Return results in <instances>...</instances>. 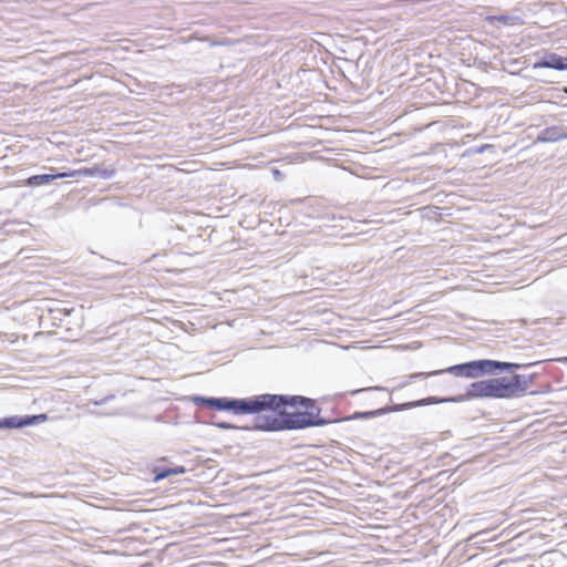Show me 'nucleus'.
<instances>
[{"instance_id":"9d476101","label":"nucleus","mask_w":567,"mask_h":567,"mask_svg":"<svg viewBox=\"0 0 567 567\" xmlns=\"http://www.w3.org/2000/svg\"><path fill=\"white\" fill-rule=\"evenodd\" d=\"M563 140H567V132L557 125L543 128L536 137L538 143H555Z\"/></svg>"},{"instance_id":"20e7f679","label":"nucleus","mask_w":567,"mask_h":567,"mask_svg":"<svg viewBox=\"0 0 567 567\" xmlns=\"http://www.w3.org/2000/svg\"><path fill=\"white\" fill-rule=\"evenodd\" d=\"M305 399L311 401V408H302L303 410L301 412H308L311 411L313 414L317 415V419H319L321 422L317 424H312L307 426L309 427H317V426H323L332 423H340V422H347V421H354V420H370L373 417L382 416L391 412H401L411 410L414 408H421L429 405L427 398L404 402V403H393L391 405H385L380 409L370 410V411H357L350 415L343 416V417H327L321 415L322 409L317 404V401L315 399L305 396Z\"/></svg>"},{"instance_id":"f8f14e48","label":"nucleus","mask_w":567,"mask_h":567,"mask_svg":"<svg viewBox=\"0 0 567 567\" xmlns=\"http://www.w3.org/2000/svg\"><path fill=\"white\" fill-rule=\"evenodd\" d=\"M445 373H449L447 368L440 369V370H434V371H430V372H415V373H412V374L408 375L405 380L401 381L394 388V390H401V389L408 386L412 382H415V381H419V380H423V379H426V378H430V377H434V375L445 374Z\"/></svg>"},{"instance_id":"9b49d317","label":"nucleus","mask_w":567,"mask_h":567,"mask_svg":"<svg viewBox=\"0 0 567 567\" xmlns=\"http://www.w3.org/2000/svg\"><path fill=\"white\" fill-rule=\"evenodd\" d=\"M186 472V468L183 465H156L152 470L153 474V481L159 482L162 480H165L172 475H181Z\"/></svg>"},{"instance_id":"ddd939ff","label":"nucleus","mask_w":567,"mask_h":567,"mask_svg":"<svg viewBox=\"0 0 567 567\" xmlns=\"http://www.w3.org/2000/svg\"><path fill=\"white\" fill-rule=\"evenodd\" d=\"M214 416H215L214 414H210L209 417H206L205 415H203V416L197 415L199 422L210 424L220 430H246V427H239L236 424L225 422V421L213 422V421H210V419Z\"/></svg>"},{"instance_id":"412c9836","label":"nucleus","mask_w":567,"mask_h":567,"mask_svg":"<svg viewBox=\"0 0 567 567\" xmlns=\"http://www.w3.org/2000/svg\"><path fill=\"white\" fill-rule=\"evenodd\" d=\"M537 393H538L537 391H530V392H529V394H532V395H535V394H537Z\"/></svg>"},{"instance_id":"4468645a","label":"nucleus","mask_w":567,"mask_h":567,"mask_svg":"<svg viewBox=\"0 0 567 567\" xmlns=\"http://www.w3.org/2000/svg\"><path fill=\"white\" fill-rule=\"evenodd\" d=\"M493 20H496L498 22H501L502 24L504 25H508V24H512V21L515 19L514 17L512 16H507V14H499V16H495L492 18Z\"/></svg>"},{"instance_id":"6e6552de","label":"nucleus","mask_w":567,"mask_h":567,"mask_svg":"<svg viewBox=\"0 0 567 567\" xmlns=\"http://www.w3.org/2000/svg\"><path fill=\"white\" fill-rule=\"evenodd\" d=\"M71 173H74L72 177H99L101 179H111L115 176L116 171L112 166L102 165H93L92 167H82L79 169H71Z\"/></svg>"},{"instance_id":"2eb2a0df","label":"nucleus","mask_w":567,"mask_h":567,"mask_svg":"<svg viewBox=\"0 0 567 567\" xmlns=\"http://www.w3.org/2000/svg\"><path fill=\"white\" fill-rule=\"evenodd\" d=\"M114 399H115V395H114V394H107V395L103 396V398H102V399H100V400H93V401H90V403H89V404H93V405H95V406H100V405H103V404H105V403H107V402H110V401L114 400Z\"/></svg>"},{"instance_id":"a211bd4d","label":"nucleus","mask_w":567,"mask_h":567,"mask_svg":"<svg viewBox=\"0 0 567 567\" xmlns=\"http://www.w3.org/2000/svg\"><path fill=\"white\" fill-rule=\"evenodd\" d=\"M398 3H423L425 0H393Z\"/></svg>"},{"instance_id":"aec40b11","label":"nucleus","mask_w":567,"mask_h":567,"mask_svg":"<svg viewBox=\"0 0 567 567\" xmlns=\"http://www.w3.org/2000/svg\"><path fill=\"white\" fill-rule=\"evenodd\" d=\"M557 361H559V362H566V361H567V357H565V358H559V359H557Z\"/></svg>"},{"instance_id":"423d86ee","label":"nucleus","mask_w":567,"mask_h":567,"mask_svg":"<svg viewBox=\"0 0 567 567\" xmlns=\"http://www.w3.org/2000/svg\"><path fill=\"white\" fill-rule=\"evenodd\" d=\"M534 69H553L556 71H567V56L556 52L545 51L533 64Z\"/></svg>"},{"instance_id":"6ab92c4d","label":"nucleus","mask_w":567,"mask_h":567,"mask_svg":"<svg viewBox=\"0 0 567 567\" xmlns=\"http://www.w3.org/2000/svg\"><path fill=\"white\" fill-rule=\"evenodd\" d=\"M274 175L279 176L280 172L278 169H272Z\"/></svg>"},{"instance_id":"f03ea898","label":"nucleus","mask_w":567,"mask_h":567,"mask_svg":"<svg viewBox=\"0 0 567 567\" xmlns=\"http://www.w3.org/2000/svg\"><path fill=\"white\" fill-rule=\"evenodd\" d=\"M475 399H515L509 377L488 378L472 382L465 393L452 396H427L429 405L462 403Z\"/></svg>"},{"instance_id":"f3484780","label":"nucleus","mask_w":567,"mask_h":567,"mask_svg":"<svg viewBox=\"0 0 567 567\" xmlns=\"http://www.w3.org/2000/svg\"><path fill=\"white\" fill-rule=\"evenodd\" d=\"M489 148H494V145L483 144L481 146H476V147L472 148V153L482 154V153H484L485 151H487Z\"/></svg>"},{"instance_id":"7ed1b4c3","label":"nucleus","mask_w":567,"mask_h":567,"mask_svg":"<svg viewBox=\"0 0 567 567\" xmlns=\"http://www.w3.org/2000/svg\"><path fill=\"white\" fill-rule=\"evenodd\" d=\"M539 362L517 363L493 359H477L447 367L449 374L457 378L477 379L485 375L512 373L538 364Z\"/></svg>"},{"instance_id":"dca6fc26","label":"nucleus","mask_w":567,"mask_h":567,"mask_svg":"<svg viewBox=\"0 0 567 567\" xmlns=\"http://www.w3.org/2000/svg\"><path fill=\"white\" fill-rule=\"evenodd\" d=\"M383 390H388V389L386 388H382V386H371V388L353 390V391H351V394L355 395V394H358L360 392H363V391H383Z\"/></svg>"},{"instance_id":"1a4fd4ad","label":"nucleus","mask_w":567,"mask_h":567,"mask_svg":"<svg viewBox=\"0 0 567 567\" xmlns=\"http://www.w3.org/2000/svg\"><path fill=\"white\" fill-rule=\"evenodd\" d=\"M538 373L519 374L514 373L509 377L512 389L516 398H520L527 393V390L535 383Z\"/></svg>"},{"instance_id":"0eeeda50","label":"nucleus","mask_w":567,"mask_h":567,"mask_svg":"<svg viewBox=\"0 0 567 567\" xmlns=\"http://www.w3.org/2000/svg\"><path fill=\"white\" fill-rule=\"evenodd\" d=\"M49 169L51 171V173L37 174L28 177L25 179V185L29 187L49 185L56 179L72 177V175L74 174L71 173V169H66L63 172H54V168L52 167H50Z\"/></svg>"},{"instance_id":"f257e3e1","label":"nucleus","mask_w":567,"mask_h":567,"mask_svg":"<svg viewBox=\"0 0 567 567\" xmlns=\"http://www.w3.org/2000/svg\"><path fill=\"white\" fill-rule=\"evenodd\" d=\"M188 401L200 410L197 415L202 416L203 410L256 415L252 429L261 432L300 431L321 422L311 411L298 409L311 408V401L300 394L261 393L247 398L195 394Z\"/></svg>"},{"instance_id":"39448f33","label":"nucleus","mask_w":567,"mask_h":567,"mask_svg":"<svg viewBox=\"0 0 567 567\" xmlns=\"http://www.w3.org/2000/svg\"><path fill=\"white\" fill-rule=\"evenodd\" d=\"M48 419L47 413L6 416L0 419V429L12 430L35 426L48 421Z\"/></svg>"}]
</instances>
